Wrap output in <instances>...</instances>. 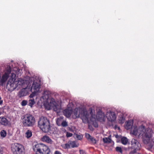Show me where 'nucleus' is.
Instances as JSON below:
<instances>
[{
  "instance_id": "15",
  "label": "nucleus",
  "mask_w": 154,
  "mask_h": 154,
  "mask_svg": "<svg viewBox=\"0 0 154 154\" xmlns=\"http://www.w3.org/2000/svg\"><path fill=\"white\" fill-rule=\"evenodd\" d=\"M9 76V74H7L6 72H5V74L2 75L1 78L0 79V85H3L4 83L7 81Z\"/></svg>"
},
{
  "instance_id": "24",
  "label": "nucleus",
  "mask_w": 154,
  "mask_h": 154,
  "mask_svg": "<svg viewBox=\"0 0 154 154\" xmlns=\"http://www.w3.org/2000/svg\"><path fill=\"white\" fill-rule=\"evenodd\" d=\"M69 145H70V146L72 148L75 147H77L78 146L76 144V143L75 141H69Z\"/></svg>"
},
{
  "instance_id": "45",
  "label": "nucleus",
  "mask_w": 154,
  "mask_h": 154,
  "mask_svg": "<svg viewBox=\"0 0 154 154\" xmlns=\"http://www.w3.org/2000/svg\"><path fill=\"white\" fill-rule=\"evenodd\" d=\"M1 100V97H0V100Z\"/></svg>"
},
{
  "instance_id": "39",
  "label": "nucleus",
  "mask_w": 154,
  "mask_h": 154,
  "mask_svg": "<svg viewBox=\"0 0 154 154\" xmlns=\"http://www.w3.org/2000/svg\"><path fill=\"white\" fill-rule=\"evenodd\" d=\"M114 128L115 129H117V128L119 130L120 129L119 127L117 126V125H115L114 127Z\"/></svg>"
},
{
  "instance_id": "12",
  "label": "nucleus",
  "mask_w": 154,
  "mask_h": 154,
  "mask_svg": "<svg viewBox=\"0 0 154 154\" xmlns=\"http://www.w3.org/2000/svg\"><path fill=\"white\" fill-rule=\"evenodd\" d=\"M22 89H21L18 93V96L20 97H21L26 96L28 94L29 89L27 87H21Z\"/></svg>"
},
{
  "instance_id": "22",
  "label": "nucleus",
  "mask_w": 154,
  "mask_h": 154,
  "mask_svg": "<svg viewBox=\"0 0 154 154\" xmlns=\"http://www.w3.org/2000/svg\"><path fill=\"white\" fill-rule=\"evenodd\" d=\"M32 135V131L30 130H27L25 133V136L27 138H30Z\"/></svg>"
},
{
  "instance_id": "30",
  "label": "nucleus",
  "mask_w": 154,
  "mask_h": 154,
  "mask_svg": "<svg viewBox=\"0 0 154 154\" xmlns=\"http://www.w3.org/2000/svg\"><path fill=\"white\" fill-rule=\"evenodd\" d=\"M27 103L28 102L27 100H23L21 102V105L23 106H24L27 104Z\"/></svg>"
},
{
  "instance_id": "10",
  "label": "nucleus",
  "mask_w": 154,
  "mask_h": 154,
  "mask_svg": "<svg viewBox=\"0 0 154 154\" xmlns=\"http://www.w3.org/2000/svg\"><path fill=\"white\" fill-rule=\"evenodd\" d=\"M11 150L13 154H25V152L24 146L17 143L12 144Z\"/></svg>"
},
{
  "instance_id": "8",
  "label": "nucleus",
  "mask_w": 154,
  "mask_h": 154,
  "mask_svg": "<svg viewBox=\"0 0 154 154\" xmlns=\"http://www.w3.org/2000/svg\"><path fill=\"white\" fill-rule=\"evenodd\" d=\"M33 149L36 154H50V150L46 145L42 144H37L33 146Z\"/></svg>"
},
{
  "instance_id": "28",
  "label": "nucleus",
  "mask_w": 154,
  "mask_h": 154,
  "mask_svg": "<svg viewBox=\"0 0 154 154\" xmlns=\"http://www.w3.org/2000/svg\"><path fill=\"white\" fill-rule=\"evenodd\" d=\"M68 124L67 122L66 121L64 120L62 124H61V126L63 127H66L68 126Z\"/></svg>"
},
{
  "instance_id": "16",
  "label": "nucleus",
  "mask_w": 154,
  "mask_h": 154,
  "mask_svg": "<svg viewBox=\"0 0 154 154\" xmlns=\"http://www.w3.org/2000/svg\"><path fill=\"white\" fill-rule=\"evenodd\" d=\"M0 124L6 126L10 124L9 121L3 116L0 117Z\"/></svg>"
},
{
  "instance_id": "7",
  "label": "nucleus",
  "mask_w": 154,
  "mask_h": 154,
  "mask_svg": "<svg viewBox=\"0 0 154 154\" xmlns=\"http://www.w3.org/2000/svg\"><path fill=\"white\" fill-rule=\"evenodd\" d=\"M38 124V127L44 132L48 133L51 130L49 121L45 117L40 118Z\"/></svg>"
},
{
  "instance_id": "41",
  "label": "nucleus",
  "mask_w": 154,
  "mask_h": 154,
  "mask_svg": "<svg viewBox=\"0 0 154 154\" xmlns=\"http://www.w3.org/2000/svg\"><path fill=\"white\" fill-rule=\"evenodd\" d=\"M3 153V150L2 148L0 149V154H2Z\"/></svg>"
},
{
  "instance_id": "44",
  "label": "nucleus",
  "mask_w": 154,
  "mask_h": 154,
  "mask_svg": "<svg viewBox=\"0 0 154 154\" xmlns=\"http://www.w3.org/2000/svg\"><path fill=\"white\" fill-rule=\"evenodd\" d=\"M12 77H15V74H12Z\"/></svg>"
},
{
  "instance_id": "19",
  "label": "nucleus",
  "mask_w": 154,
  "mask_h": 154,
  "mask_svg": "<svg viewBox=\"0 0 154 154\" xmlns=\"http://www.w3.org/2000/svg\"><path fill=\"white\" fill-rule=\"evenodd\" d=\"M133 125V121L131 120L128 121L125 123V128L127 130L130 129L132 127Z\"/></svg>"
},
{
  "instance_id": "37",
  "label": "nucleus",
  "mask_w": 154,
  "mask_h": 154,
  "mask_svg": "<svg viewBox=\"0 0 154 154\" xmlns=\"http://www.w3.org/2000/svg\"><path fill=\"white\" fill-rule=\"evenodd\" d=\"M54 154H62V153L56 150L54 152Z\"/></svg>"
},
{
  "instance_id": "4",
  "label": "nucleus",
  "mask_w": 154,
  "mask_h": 154,
  "mask_svg": "<svg viewBox=\"0 0 154 154\" xmlns=\"http://www.w3.org/2000/svg\"><path fill=\"white\" fill-rule=\"evenodd\" d=\"M27 78L28 80H25V84H26V86L28 87L29 91L32 92L36 93L38 92L40 88L41 82L38 79L33 77Z\"/></svg>"
},
{
  "instance_id": "14",
  "label": "nucleus",
  "mask_w": 154,
  "mask_h": 154,
  "mask_svg": "<svg viewBox=\"0 0 154 154\" xmlns=\"http://www.w3.org/2000/svg\"><path fill=\"white\" fill-rule=\"evenodd\" d=\"M64 115L67 118L72 116V109L71 107H68L64 110L63 112Z\"/></svg>"
},
{
  "instance_id": "31",
  "label": "nucleus",
  "mask_w": 154,
  "mask_h": 154,
  "mask_svg": "<svg viewBox=\"0 0 154 154\" xmlns=\"http://www.w3.org/2000/svg\"><path fill=\"white\" fill-rule=\"evenodd\" d=\"M89 140L91 141L92 143H96V140L93 137H91Z\"/></svg>"
},
{
  "instance_id": "11",
  "label": "nucleus",
  "mask_w": 154,
  "mask_h": 154,
  "mask_svg": "<svg viewBox=\"0 0 154 154\" xmlns=\"http://www.w3.org/2000/svg\"><path fill=\"white\" fill-rule=\"evenodd\" d=\"M106 116L108 121L111 122H114L116 118V115L114 112L110 110L107 111Z\"/></svg>"
},
{
  "instance_id": "42",
  "label": "nucleus",
  "mask_w": 154,
  "mask_h": 154,
  "mask_svg": "<svg viewBox=\"0 0 154 154\" xmlns=\"http://www.w3.org/2000/svg\"><path fill=\"white\" fill-rule=\"evenodd\" d=\"M3 103V100H0V105H1Z\"/></svg>"
},
{
  "instance_id": "32",
  "label": "nucleus",
  "mask_w": 154,
  "mask_h": 154,
  "mask_svg": "<svg viewBox=\"0 0 154 154\" xmlns=\"http://www.w3.org/2000/svg\"><path fill=\"white\" fill-rule=\"evenodd\" d=\"M116 150L121 153H122V151L121 148L119 147H117L116 148Z\"/></svg>"
},
{
  "instance_id": "18",
  "label": "nucleus",
  "mask_w": 154,
  "mask_h": 154,
  "mask_svg": "<svg viewBox=\"0 0 154 154\" xmlns=\"http://www.w3.org/2000/svg\"><path fill=\"white\" fill-rule=\"evenodd\" d=\"M118 119L119 123H123L125 122V118L124 114L121 112H119L118 114Z\"/></svg>"
},
{
  "instance_id": "29",
  "label": "nucleus",
  "mask_w": 154,
  "mask_h": 154,
  "mask_svg": "<svg viewBox=\"0 0 154 154\" xmlns=\"http://www.w3.org/2000/svg\"><path fill=\"white\" fill-rule=\"evenodd\" d=\"M6 72H6L7 74H8L9 75L10 73L11 72V68L10 66H8L7 68H6Z\"/></svg>"
},
{
  "instance_id": "34",
  "label": "nucleus",
  "mask_w": 154,
  "mask_h": 154,
  "mask_svg": "<svg viewBox=\"0 0 154 154\" xmlns=\"http://www.w3.org/2000/svg\"><path fill=\"white\" fill-rule=\"evenodd\" d=\"M72 133H69V132H66V136L67 137H71L72 136Z\"/></svg>"
},
{
  "instance_id": "23",
  "label": "nucleus",
  "mask_w": 154,
  "mask_h": 154,
  "mask_svg": "<svg viewBox=\"0 0 154 154\" xmlns=\"http://www.w3.org/2000/svg\"><path fill=\"white\" fill-rule=\"evenodd\" d=\"M35 102L34 100L33 99H31L29 100L28 101V105L32 107L33 106V105L35 104Z\"/></svg>"
},
{
  "instance_id": "2",
  "label": "nucleus",
  "mask_w": 154,
  "mask_h": 154,
  "mask_svg": "<svg viewBox=\"0 0 154 154\" xmlns=\"http://www.w3.org/2000/svg\"><path fill=\"white\" fill-rule=\"evenodd\" d=\"M51 94L50 91L45 90L41 99H43L44 100V105L46 109L47 110L53 109L58 113L61 110V101L51 97Z\"/></svg>"
},
{
  "instance_id": "40",
  "label": "nucleus",
  "mask_w": 154,
  "mask_h": 154,
  "mask_svg": "<svg viewBox=\"0 0 154 154\" xmlns=\"http://www.w3.org/2000/svg\"><path fill=\"white\" fill-rule=\"evenodd\" d=\"M77 137L79 140H81L82 139V137L80 135H77Z\"/></svg>"
},
{
  "instance_id": "26",
  "label": "nucleus",
  "mask_w": 154,
  "mask_h": 154,
  "mask_svg": "<svg viewBox=\"0 0 154 154\" xmlns=\"http://www.w3.org/2000/svg\"><path fill=\"white\" fill-rule=\"evenodd\" d=\"M0 133L1 137H4L6 136V131L4 130H2L1 131Z\"/></svg>"
},
{
  "instance_id": "20",
  "label": "nucleus",
  "mask_w": 154,
  "mask_h": 154,
  "mask_svg": "<svg viewBox=\"0 0 154 154\" xmlns=\"http://www.w3.org/2000/svg\"><path fill=\"white\" fill-rule=\"evenodd\" d=\"M64 120L63 117H60L57 118L56 120V123L57 125L59 126H61V124Z\"/></svg>"
},
{
  "instance_id": "36",
  "label": "nucleus",
  "mask_w": 154,
  "mask_h": 154,
  "mask_svg": "<svg viewBox=\"0 0 154 154\" xmlns=\"http://www.w3.org/2000/svg\"><path fill=\"white\" fill-rule=\"evenodd\" d=\"M15 69H17L16 71V73L17 75H19V74L20 73V69L17 68H15Z\"/></svg>"
},
{
  "instance_id": "35",
  "label": "nucleus",
  "mask_w": 154,
  "mask_h": 154,
  "mask_svg": "<svg viewBox=\"0 0 154 154\" xmlns=\"http://www.w3.org/2000/svg\"><path fill=\"white\" fill-rule=\"evenodd\" d=\"M79 152L80 154H87V153L83 150H80Z\"/></svg>"
},
{
  "instance_id": "5",
  "label": "nucleus",
  "mask_w": 154,
  "mask_h": 154,
  "mask_svg": "<svg viewBox=\"0 0 154 154\" xmlns=\"http://www.w3.org/2000/svg\"><path fill=\"white\" fill-rule=\"evenodd\" d=\"M25 80L21 78H19L16 80L14 78L12 77L8 80L7 84V87L10 91H13L17 88L18 89L21 88L26 86V84H25Z\"/></svg>"
},
{
  "instance_id": "38",
  "label": "nucleus",
  "mask_w": 154,
  "mask_h": 154,
  "mask_svg": "<svg viewBox=\"0 0 154 154\" xmlns=\"http://www.w3.org/2000/svg\"><path fill=\"white\" fill-rule=\"evenodd\" d=\"M32 93L31 94L30 96H29V97L30 98H32L33 97L35 96V93Z\"/></svg>"
},
{
  "instance_id": "13",
  "label": "nucleus",
  "mask_w": 154,
  "mask_h": 154,
  "mask_svg": "<svg viewBox=\"0 0 154 154\" xmlns=\"http://www.w3.org/2000/svg\"><path fill=\"white\" fill-rule=\"evenodd\" d=\"M131 144L132 147L136 150H139L141 147L140 144L137 140L134 139L132 140Z\"/></svg>"
},
{
  "instance_id": "43",
  "label": "nucleus",
  "mask_w": 154,
  "mask_h": 154,
  "mask_svg": "<svg viewBox=\"0 0 154 154\" xmlns=\"http://www.w3.org/2000/svg\"><path fill=\"white\" fill-rule=\"evenodd\" d=\"M115 136L116 138H119V136H118V135H115Z\"/></svg>"
},
{
  "instance_id": "6",
  "label": "nucleus",
  "mask_w": 154,
  "mask_h": 154,
  "mask_svg": "<svg viewBox=\"0 0 154 154\" xmlns=\"http://www.w3.org/2000/svg\"><path fill=\"white\" fill-rule=\"evenodd\" d=\"M88 112L90 113L89 114V122L90 121L94 122L97 120L101 122H103L105 120L104 114L100 110L97 112L96 116L95 114L94 110L91 108L89 109Z\"/></svg>"
},
{
  "instance_id": "17",
  "label": "nucleus",
  "mask_w": 154,
  "mask_h": 154,
  "mask_svg": "<svg viewBox=\"0 0 154 154\" xmlns=\"http://www.w3.org/2000/svg\"><path fill=\"white\" fill-rule=\"evenodd\" d=\"M41 140L44 142H45L48 143L52 144L53 141L48 136H44L42 138Z\"/></svg>"
},
{
  "instance_id": "9",
  "label": "nucleus",
  "mask_w": 154,
  "mask_h": 154,
  "mask_svg": "<svg viewBox=\"0 0 154 154\" xmlns=\"http://www.w3.org/2000/svg\"><path fill=\"white\" fill-rule=\"evenodd\" d=\"M22 121L24 126L32 127L34 125L35 120L33 116L30 114H26L23 116Z\"/></svg>"
},
{
  "instance_id": "21",
  "label": "nucleus",
  "mask_w": 154,
  "mask_h": 154,
  "mask_svg": "<svg viewBox=\"0 0 154 154\" xmlns=\"http://www.w3.org/2000/svg\"><path fill=\"white\" fill-rule=\"evenodd\" d=\"M121 142L123 144L125 145L128 144V141L126 137H124L121 138Z\"/></svg>"
},
{
  "instance_id": "3",
  "label": "nucleus",
  "mask_w": 154,
  "mask_h": 154,
  "mask_svg": "<svg viewBox=\"0 0 154 154\" xmlns=\"http://www.w3.org/2000/svg\"><path fill=\"white\" fill-rule=\"evenodd\" d=\"M89 113L87 111L86 109L83 108H77L72 111V117L74 119L80 117L83 122L87 123L89 122Z\"/></svg>"
},
{
  "instance_id": "33",
  "label": "nucleus",
  "mask_w": 154,
  "mask_h": 154,
  "mask_svg": "<svg viewBox=\"0 0 154 154\" xmlns=\"http://www.w3.org/2000/svg\"><path fill=\"white\" fill-rule=\"evenodd\" d=\"M85 136L86 138L88 140H89L90 139V138L91 137V135H90V134H88V133H86L85 135Z\"/></svg>"
},
{
  "instance_id": "27",
  "label": "nucleus",
  "mask_w": 154,
  "mask_h": 154,
  "mask_svg": "<svg viewBox=\"0 0 154 154\" xmlns=\"http://www.w3.org/2000/svg\"><path fill=\"white\" fill-rule=\"evenodd\" d=\"M103 142L106 143H108L111 142V140L109 138L105 137L103 139Z\"/></svg>"
},
{
  "instance_id": "1",
  "label": "nucleus",
  "mask_w": 154,
  "mask_h": 154,
  "mask_svg": "<svg viewBox=\"0 0 154 154\" xmlns=\"http://www.w3.org/2000/svg\"><path fill=\"white\" fill-rule=\"evenodd\" d=\"M130 133L133 135L142 137L143 143L149 149L152 147L154 142L152 139V131L151 129H146L143 125L139 127L134 125L131 128Z\"/></svg>"
},
{
  "instance_id": "25",
  "label": "nucleus",
  "mask_w": 154,
  "mask_h": 154,
  "mask_svg": "<svg viewBox=\"0 0 154 154\" xmlns=\"http://www.w3.org/2000/svg\"><path fill=\"white\" fill-rule=\"evenodd\" d=\"M61 146L63 148L66 149L69 148L70 147V145H69L68 142L67 143L62 144Z\"/></svg>"
}]
</instances>
